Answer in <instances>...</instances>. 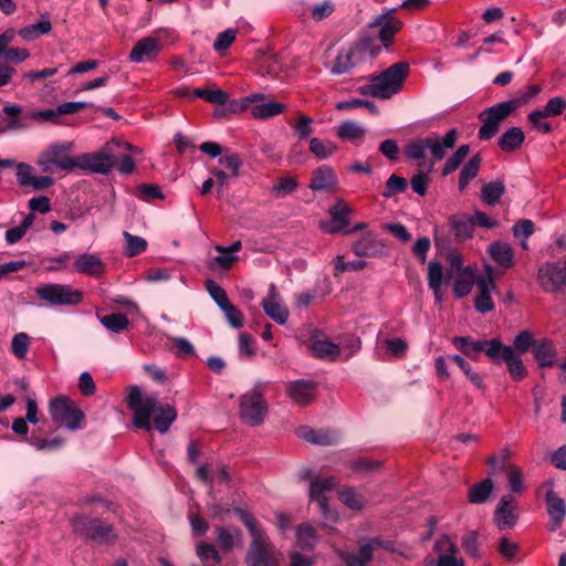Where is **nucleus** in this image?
Masks as SVG:
<instances>
[{
    "label": "nucleus",
    "mask_w": 566,
    "mask_h": 566,
    "mask_svg": "<svg viewBox=\"0 0 566 566\" xmlns=\"http://www.w3.org/2000/svg\"><path fill=\"white\" fill-rule=\"evenodd\" d=\"M126 402L134 411L133 424L139 429L151 430L153 418L154 427L159 432L166 433L177 419V410L174 406H160L156 395H144L137 386L127 389Z\"/></svg>",
    "instance_id": "1"
},
{
    "label": "nucleus",
    "mask_w": 566,
    "mask_h": 566,
    "mask_svg": "<svg viewBox=\"0 0 566 566\" xmlns=\"http://www.w3.org/2000/svg\"><path fill=\"white\" fill-rule=\"evenodd\" d=\"M409 64L398 62L371 77L370 83L360 88L363 94L380 99H388L399 93L409 73Z\"/></svg>",
    "instance_id": "2"
},
{
    "label": "nucleus",
    "mask_w": 566,
    "mask_h": 566,
    "mask_svg": "<svg viewBox=\"0 0 566 566\" xmlns=\"http://www.w3.org/2000/svg\"><path fill=\"white\" fill-rule=\"evenodd\" d=\"M241 520L249 530L252 542L247 556L248 566H277L274 546L250 514L241 512Z\"/></svg>",
    "instance_id": "3"
},
{
    "label": "nucleus",
    "mask_w": 566,
    "mask_h": 566,
    "mask_svg": "<svg viewBox=\"0 0 566 566\" xmlns=\"http://www.w3.org/2000/svg\"><path fill=\"white\" fill-rule=\"evenodd\" d=\"M458 136V129L452 128L443 137L430 135L411 142L406 148V155L409 159L420 160L429 151L434 160L440 161L446 157L447 151L455 146Z\"/></svg>",
    "instance_id": "4"
},
{
    "label": "nucleus",
    "mask_w": 566,
    "mask_h": 566,
    "mask_svg": "<svg viewBox=\"0 0 566 566\" xmlns=\"http://www.w3.org/2000/svg\"><path fill=\"white\" fill-rule=\"evenodd\" d=\"M73 142H57L48 147L38 159L41 170L48 174L70 171L75 168V157L70 156Z\"/></svg>",
    "instance_id": "5"
},
{
    "label": "nucleus",
    "mask_w": 566,
    "mask_h": 566,
    "mask_svg": "<svg viewBox=\"0 0 566 566\" xmlns=\"http://www.w3.org/2000/svg\"><path fill=\"white\" fill-rule=\"evenodd\" d=\"M298 478L303 481L310 482V500L318 504L323 516L326 520L335 521L337 515L333 510L329 509L327 499V493L333 491L337 485L335 478H314L313 471L308 468L302 469L298 472Z\"/></svg>",
    "instance_id": "6"
},
{
    "label": "nucleus",
    "mask_w": 566,
    "mask_h": 566,
    "mask_svg": "<svg viewBox=\"0 0 566 566\" xmlns=\"http://www.w3.org/2000/svg\"><path fill=\"white\" fill-rule=\"evenodd\" d=\"M518 104L516 99H509L482 111L479 115L482 123L478 132L479 138L481 140H489L494 137L499 133L502 122L516 111Z\"/></svg>",
    "instance_id": "7"
},
{
    "label": "nucleus",
    "mask_w": 566,
    "mask_h": 566,
    "mask_svg": "<svg viewBox=\"0 0 566 566\" xmlns=\"http://www.w3.org/2000/svg\"><path fill=\"white\" fill-rule=\"evenodd\" d=\"M49 411L54 422L72 431L80 429L84 420L83 411L65 397L52 399Z\"/></svg>",
    "instance_id": "8"
},
{
    "label": "nucleus",
    "mask_w": 566,
    "mask_h": 566,
    "mask_svg": "<svg viewBox=\"0 0 566 566\" xmlns=\"http://www.w3.org/2000/svg\"><path fill=\"white\" fill-rule=\"evenodd\" d=\"M35 292L40 300L51 305H77L83 300L80 291L66 284H42L36 287Z\"/></svg>",
    "instance_id": "9"
},
{
    "label": "nucleus",
    "mask_w": 566,
    "mask_h": 566,
    "mask_svg": "<svg viewBox=\"0 0 566 566\" xmlns=\"http://www.w3.org/2000/svg\"><path fill=\"white\" fill-rule=\"evenodd\" d=\"M537 283L545 293H565L566 266L556 261L544 262L538 268Z\"/></svg>",
    "instance_id": "10"
},
{
    "label": "nucleus",
    "mask_w": 566,
    "mask_h": 566,
    "mask_svg": "<svg viewBox=\"0 0 566 566\" xmlns=\"http://www.w3.org/2000/svg\"><path fill=\"white\" fill-rule=\"evenodd\" d=\"M116 154L111 145H106L99 151L83 154L75 157V168L107 175L115 167Z\"/></svg>",
    "instance_id": "11"
},
{
    "label": "nucleus",
    "mask_w": 566,
    "mask_h": 566,
    "mask_svg": "<svg viewBox=\"0 0 566 566\" xmlns=\"http://www.w3.org/2000/svg\"><path fill=\"white\" fill-rule=\"evenodd\" d=\"M74 530L84 537L114 544L118 536L114 527L97 518L78 516L73 520Z\"/></svg>",
    "instance_id": "12"
},
{
    "label": "nucleus",
    "mask_w": 566,
    "mask_h": 566,
    "mask_svg": "<svg viewBox=\"0 0 566 566\" xmlns=\"http://www.w3.org/2000/svg\"><path fill=\"white\" fill-rule=\"evenodd\" d=\"M268 411L266 402L256 389H252L240 398V418L250 426L262 423Z\"/></svg>",
    "instance_id": "13"
},
{
    "label": "nucleus",
    "mask_w": 566,
    "mask_h": 566,
    "mask_svg": "<svg viewBox=\"0 0 566 566\" xmlns=\"http://www.w3.org/2000/svg\"><path fill=\"white\" fill-rule=\"evenodd\" d=\"M358 555L349 554L343 551L338 552V556L343 559L346 566H367L373 559V555L378 549L391 551L392 544L385 542L380 537L363 538L358 542Z\"/></svg>",
    "instance_id": "14"
},
{
    "label": "nucleus",
    "mask_w": 566,
    "mask_h": 566,
    "mask_svg": "<svg viewBox=\"0 0 566 566\" xmlns=\"http://www.w3.org/2000/svg\"><path fill=\"white\" fill-rule=\"evenodd\" d=\"M452 344L467 357L478 360L479 355L483 352L491 360L496 358L497 348L501 340L497 338L493 339H478L473 340L467 336H455L452 339Z\"/></svg>",
    "instance_id": "15"
},
{
    "label": "nucleus",
    "mask_w": 566,
    "mask_h": 566,
    "mask_svg": "<svg viewBox=\"0 0 566 566\" xmlns=\"http://www.w3.org/2000/svg\"><path fill=\"white\" fill-rule=\"evenodd\" d=\"M478 295L474 300V307L481 314L490 313L494 310V303L491 294L496 290L493 279V266L485 265V275L476 277Z\"/></svg>",
    "instance_id": "16"
},
{
    "label": "nucleus",
    "mask_w": 566,
    "mask_h": 566,
    "mask_svg": "<svg viewBox=\"0 0 566 566\" xmlns=\"http://www.w3.org/2000/svg\"><path fill=\"white\" fill-rule=\"evenodd\" d=\"M396 10V8H392L388 12L377 15L369 24V29L376 32L385 48L391 44L395 34L402 27V22L392 15Z\"/></svg>",
    "instance_id": "17"
},
{
    "label": "nucleus",
    "mask_w": 566,
    "mask_h": 566,
    "mask_svg": "<svg viewBox=\"0 0 566 566\" xmlns=\"http://www.w3.org/2000/svg\"><path fill=\"white\" fill-rule=\"evenodd\" d=\"M352 213V208L344 200H337L336 203L328 209L331 219L322 221L319 227L326 233L345 232Z\"/></svg>",
    "instance_id": "18"
},
{
    "label": "nucleus",
    "mask_w": 566,
    "mask_h": 566,
    "mask_svg": "<svg viewBox=\"0 0 566 566\" xmlns=\"http://www.w3.org/2000/svg\"><path fill=\"white\" fill-rule=\"evenodd\" d=\"M518 520L517 502L512 494L503 495L494 512V522L500 530L512 528Z\"/></svg>",
    "instance_id": "19"
},
{
    "label": "nucleus",
    "mask_w": 566,
    "mask_h": 566,
    "mask_svg": "<svg viewBox=\"0 0 566 566\" xmlns=\"http://www.w3.org/2000/svg\"><path fill=\"white\" fill-rule=\"evenodd\" d=\"M495 364L505 363L507 371L512 379L520 381L526 377L527 370L524 366L518 354L510 345H504L502 342L497 348L496 358L492 360Z\"/></svg>",
    "instance_id": "20"
},
{
    "label": "nucleus",
    "mask_w": 566,
    "mask_h": 566,
    "mask_svg": "<svg viewBox=\"0 0 566 566\" xmlns=\"http://www.w3.org/2000/svg\"><path fill=\"white\" fill-rule=\"evenodd\" d=\"M353 252L363 258H377L387 253L386 244L378 239L374 231H367L352 245Z\"/></svg>",
    "instance_id": "21"
},
{
    "label": "nucleus",
    "mask_w": 566,
    "mask_h": 566,
    "mask_svg": "<svg viewBox=\"0 0 566 566\" xmlns=\"http://www.w3.org/2000/svg\"><path fill=\"white\" fill-rule=\"evenodd\" d=\"M264 313L280 325H284L290 316L287 307L283 304L274 284L270 285L266 296L261 303Z\"/></svg>",
    "instance_id": "22"
},
{
    "label": "nucleus",
    "mask_w": 566,
    "mask_h": 566,
    "mask_svg": "<svg viewBox=\"0 0 566 566\" xmlns=\"http://www.w3.org/2000/svg\"><path fill=\"white\" fill-rule=\"evenodd\" d=\"M553 486L554 484L552 481H546L542 485V489H546L545 500L547 502V514L551 517V531H555L560 526L566 514L565 502L562 497L555 494Z\"/></svg>",
    "instance_id": "23"
},
{
    "label": "nucleus",
    "mask_w": 566,
    "mask_h": 566,
    "mask_svg": "<svg viewBox=\"0 0 566 566\" xmlns=\"http://www.w3.org/2000/svg\"><path fill=\"white\" fill-rule=\"evenodd\" d=\"M161 51L160 40L147 36L139 40L129 53V60L134 63H144L154 60Z\"/></svg>",
    "instance_id": "24"
},
{
    "label": "nucleus",
    "mask_w": 566,
    "mask_h": 566,
    "mask_svg": "<svg viewBox=\"0 0 566 566\" xmlns=\"http://www.w3.org/2000/svg\"><path fill=\"white\" fill-rule=\"evenodd\" d=\"M352 46L360 62L374 59L381 52L382 48H385L376 32L370 29Z\"/></svg>",
    "instance_id": "25"
},
{
    "label": "nucleus",
    "mask_w": 566,
    "mask_h": 566,
    "mask_svg": "<svg viewBox=\"0 0 566 566\" xmlns=\"http://www.w3.org/2000/svg\"><path fill=\"white\" fill-rule=\"evenodd\" d=\"M311 349L314 356L322 359H335L340 354L337 344L331 342L323 333L315 331L310 337Z\"/></svg>",
    "instance_id": "26"
},
{
    "label": "nucleus",
    "mask_w": 566,
    "mask_h": 566,
    "mask_svg": "<svg viewBox=\"0 0 566 566\" xmlns=\"http://www.w3.org/2000/svg\"><path fill=\"white\" fill-rule=\"evenodd\" d=\"M315 384L310 380L298 379L286 387L287 396L297 405L305 406L315 399Z\"/></svg>",
    "instance_id": "27"
},
{
    "label": "nucleus",
    "mask_w": 566,
    "mask_h": 566,
    "mask_svg": "<svg viewBox=\"0 0 566 566\" xmlns=\"http://www.w3.org/2000/svg\"><path fill=\"white\" fill-rule=\"evenodd\" d=\"M74 271L90 276H99L105 271L102 259L94 253H81L73 263Z\"/></svg>",
    "instance_id": "28"
},
{
    "label": "nucleus",
    "mask_w": 566,
    "mask_h": 566,
    "mask_svg": "<svg viewBox=\"0 0 566 566\" xmlns=\"http://www.w3.org/2000/svg\"><path fill=\"white\" fill-rule=\"evenodd\" d=\"M488 252L492 260L503 269H511L514 266V249L507 242L497 240L488 247Z\"/></svg>",
    "instance_id": "29"
},
{
    "label": "nucleus",
    "mask_w": 566,
    "mask_h": 566,
    "mask_svg": "<svg viewBox=\"0 0 566 566\" xmlns=\"http://www.w3.org/2000/svg\"><path fill=\"white\" fill-rule=\"evenodd\" d=\"M337 177L329 166H322L313 172L308 187L313 191L332 190L337 186Z\"/></svg>",
    "instance_id": "30"
},
{
    "label": "nucleus",
    "mask_w": 566,
    "mask_h": 566,
    "mask_svg": "<svg viewBox=\"0 0 566 566\" xmlns=\"http://www.w3.org/2000/svg\"><path fill=\"white\" fill-rule=\"evenodd\" d=\"M361 63L355 53L353 46L339 50L331 72L335 75L346 74L350 72L357 64Z\"/></svg>",
    "instance_id": "31"
},
{
    "label": "nucleus",
    "mask_w": 566,
    "mask_h": 566,
    "mask_svg": "<svg viewBox=\"0 0 566 566\" xmlns=\"http://www.w3.org/2000/svg\"><path fill=\"white\" fill-rule=\"evenodd\" d=\"M52 30V23L48 13L41 14V18L38 22L29 24L24 28H21L18 31V35L23 41H34L39 39L41 35L50 33Z\"/></svg>",
    "instance_id": "32"
},
{
    "label": "nucleus",
    "mask_w": 566,
    "mask_h": 566,
    "mask_svg": "<svg viewBox=\"0 0 566 566\" xmlns=\"http://www.w3.org/2000/svg\"><path fill=\"white\" fill-rule=\"evenodd\" d=\"M241 248L242 245L240 241H237L229 247L216 245L214 249L218 252V255L213 258L214 265L221 270L230 269L238 261V252Z\"/></svg>",
    "instance_id": "33"
},
{
    "label": "nucleus",
    "mask_w": 566,
    "mask_h": 566,
    "mask_svg": "<svg viewBox=\"0 0 566 566\" xmlns=\"http://www.w3.org/2000/svg\"><path fill=\"white\" fill-rule=\"evenodd\" d=\"M475 265H468L463 268L462 273H460V275L457 277L453 286L454 295L458 298L470 294L473 285H476V277L479 275H475Z\"/></svg>",
    "instance_id": "34"
},
{
    "label": "nucleus",
    "mask_w": 566,
    "mask_h": 566,
    "mask_svg": "<svg viewBox=\"0 0 566 566\" xmlns=\"http://www.w3.org/2000/svg\"><path fill=\"white\" fill-rule=\"evenodd\" d=\"M534 358L541 367H551L556 360V349L554 343L544 338L536 342L533 348Z\"/></svg>",
    "instance_id": "35"
},
{
    "label": "nucleus",
    "mask_w": 566,
    "mask_h": 566,
    "mask_svg": "<svg viewBox=\"0 0 566 566\" xmlns=\"http://www.w3.org/2000/svg\"><path fill=\"white\" fill-rule=\"evenodd\" d=\"M525 140V134L520 127H511L506 129L499 138V147L505 151L511 153L518 149Z\"/></svg>",
    "instance_id": "36"
},
{
    "label": "nucleus",
    "mask_w": 566,
    "mask_h": 566,
    "mask_svg": "<svg viewBox=\"0 0 566 566\" xmlns=\"http://www.w3.org/2000/svg\"><path fill=\"white\" fill-rule=\"evenodd\" d=\"M366 127L363 125L353 122V120H346L340 123L336 127V135L344 140H348L354 144H358L363 140L365 134H366Z\"/></svg>",
    "instance_id": "37"
},
{
    "label": "nucleus",
    "mask_w": 566,
    "mask_h": 566,
    "mask_svg": "<svg viewBox=\"0 0 566 566\" xmlns=\"http://www.w3.org/2000/svg\"><path fill=\"white\" fill-rule=\"evenodd\" d=\"M285 111V104L276 101H269L253 105L251 108V115L253 118L265 120L284 113Z\"/></svg>",
    "instance_id": "38"
},
{
    "label": "nucleus",
    "mask_w": 566,
    "mask_h": 566,
    "mask_svg": "<svg viewBox=\"0 0 566 566\" xmlns=\"http://www.w3.org/2000/svg\"><path fill=\"white\" fill-rule=\"evenodd\" d=\"M297 434L305 441L321 446H329L337 441V434L334 432L314 430L307 427L298 428Z\"/></svg>",
    "instance_id": "39"
},
{
    "label": "nucleus",
    "mask_w": 566,
    "mask_h": 566,
    "mask_svg": "<svg viewBox=\"0 0 566 566\" xmlns=\"http://www.w3.org/2000/svg\"><path fill=\"white\" fill-rule=\"evenodd\" d=\"M502 471L506 473L510 491L521 494L526 488L523 471L513 463H503Z\"/></svg>",
    "instance_id": "40"
},
{
    "label": "nucleus",
    "mask_w": 566,
    "mask_h": 566,
    "mask_svg": "<svg viewBox=\"0 0 566 566\" xmlns=\"http://www.w3.org/2000/svg\"><path fill=\"white\" fill-rule=\"evenodd\" d=\"M296 545L306 551H312L317 544V536L314 527L308 523L300 524L295 531Z\"/></svg>",
    "instance_id": "41"
},
{
    "label": "nucleus",
    "mask_w": 566,
    "mask_h": 566,
    "mask_svg": "<svg viewBox=\"0 0 566 566\" xmlns=\"http://www.w3.org/2000/svg\"><path fill=\"white\" fill-rule=\"evenodd\" d=\"M494 490V484L491 479H485L480 483L472 485L468 492L470 503L481 504L484 503Z\"/></svg>",
    "instance_id": "42"
},
{
    "label": "nucleus",
    "mask_w": 566,
    "mask_h": 566,
    "mask_svg": "<svg viewBox=\"0 0 566 566\" xmlns=\"http://www.w3.org/2000/svg\"><path fill=\"white\" fill-rule=\"evenodd\" d=\"M481 166V157L479 155L472 156L469 161L462 167L459 177V189L462 191L467 188L469 182L476 177Z\"/></svg>",
    "instance_id": "43"
},
{
    "label": "nucleus",
    "mask_w": 566,
    "mask_h": 566,
    "mask_svg": "<svg viewBox=\"0 0 566 566\" xmlns=\"http://www.w3.org/2000/svg\"><path fill=\"white\" fill-rule=\"evenodd\" d=\"M34 220V213H29L24 216L20 226L11 228L6 231V242L9 245L19 242L25 235L27 231L32 227Z\"/></svg>",
    "instance_id": "44"
},
{
    "label": "nucleus",
    "mask_w": 566,
    "mask_h": 566,
    "mask_svg": "<svg viewBox=\"0 0 566 566\" xmlns=\"http://www.w3.org/2000/svg\"><path fill=\"white\" fill-rule=\"evenodd\" d=\"M505 192V186L502 181L485 184L481 189V198L484 203L494 206L499 202Z\"/></svg>",
    "instance_id": "45"
},
{
    "label": "nucleus",
    "mask_w": 566,
    "mask_h": 566,
    "mask_svg": "<svg viewBox=\"0 0 566 566\" xmlns=\"http://www.w3.org/2000/svg\"><path fill=\"white\" fill-rule=\"evenodd\" d=\"M337 149V145L331 140H324L317 137H313L310 140L311 153H313L319 159H325L333 156Z\"/></svg>",
    "instance_id": "46"
},
{
    "label": "nucleus",
    "mask_w": 566,
    "mask_h": 566,
    "mask_svg": "<svg viewBox=\"0 0 566 566\" xmlns=\"http://www.w3.org/2000/svg\"><path fill=\"white\" fill-rule=\"evenodd\" d=\"M125 239L124 253L128 258L140 254L147 248V241L138 235H134L127 231L123 232Z\"/></svg>",
    "instance_id": "47"
},
{
    "label": "nucleus",
    "mask_w": 566,
    "mask_h": 566,
    "mask_svg": "<svg viewBox=\"0 0 566 566\" xmlns=\"http://www.w3.org/2000/svg\"><path fill=\"white\" fill-rule=\"evenodd\" d=\"M451 224L458 238L468 239L472 237L474 223L471 216H454L451 220Z\"/></svg>",
    "instance_id": "48"
},
{
    "label": "nucleus",
    "mask_w": 566,
    "mask_h": 566,
    "mask_svg": "<svg viewBox=\"0 0 566 566\" xmlns=\"http://www.w3.org/2000/svg\"><path fill=\"white\" fill-rule=\"evenodd\" d=\"M98 319L101 324L112 333H120L125 331L129 325L128 318L120 313L98 316Z\"/></svg>",
    "instance_id": "49"
},
{
    "label": "nucleus",
    "mask_w": 566,
    "mask_h": 566,
    "mask_svg": "<svg viewBox=\"0 0 566 566\" xmlns=\"http://www.w3.org/2000/svg\"><path fill=\"white\" fill-rule=\"evenodd\" d=\"M192 96L203 98L205 101L217 105H224L229 99L227 92L221 88H196L192 91Z\"/></svg>",
    "instance_id": "50"
},
{
    "label": "nucleus",
    "mask_w": 566,
    "mask_h": 566,
    "mask_svg": "<svg viewBox=\"0 0 566 566\" xmlns=\"http://www.w3.org/2000/svg\"><path fill=\"white\" fill-rule=\"evenodd\" d=\"M31 337L27 333H17L11 340V353L18 359H24L29 352Z\"/></svg>",
    "instance_id": "51"
},
{
    "label": "nucleus",
    "mask_w": 566,
    "mask_h": 566,
    "mask_svg": "<svg viewBox=\"0 0 566 566\" xmlns=\"http://www.w3.org/2000/svg\"><path fill=\"white\" fill-rule=\"evenodd\" d=\"M469 150H470L469 145L460 146L452 154V156L446 161V164L442 168V175L448 176V175L452 174L453 171H455L460 167V165L462 164L464 158L468 156Z\"/></svg>",
    "instance_id": "52"
},
{
    "label": "nucleus",
    "mask_w": 566,
    "mask_h": 566,
    "mask_svg": "<svg viewBox=\"0 0 566 566\" xmlns=\"http://www.w3.org/2000/svg\"><path fill=\"white\" fill-rule=\"evenodd\" d=\"M408 187V182L405 178L399 177L397 175H391L387 182L386 188L382 192V197L391 198L398 193L403 192Z\"/></svg>",
    "instance_id": "53"
},
{
    "label": "nucleus",
    "mask_w": 566,
    "mask_h": 566,
    "mask_svg": "<svg viewBox=\"0 0 566 566\" xmlns=\"http://www.w3.org/2000/svg\"><path fill=\"white\" fill-rule=\"evenodd\" d=\"M297 181L292 176L282 177L273 185L272 191L280 198H284L297 188Z\"/></svg>",
    "instance_id": "54"
},
{
    "label": "nucleus",
    "mask_w": 566,
    "mask_h": 566,
    "mask_svg": "<svg viewBox=\"0 0 566 566\" xmlns=\"http://www.w3.org/2000/svg\"><path fill=\"white\" fill-rule=\"evenodd\" d=\"M342 503L350 510H360L364 504V497L353 489H345L339 493Z\"/></svg>",
    "instance_id": "55"
},
{
    "label": "nucleus",
    "mask_w": 566,
    "mask_h": 566,
    "mask_svg": "<svg viewBox=\"0 0 566 566\" xmlns=\"http://www.w3.org/2000/svg\"><path fill=\"white\" fill-rule=\"evenodd\" d=\"M535 344L536 342L534 340L533 334L530 331H522L515 336L513 348L516 353L523 354L534 348Z\"/></svg>",
    "instance_id": "56"
},
{
    "label": "nucleus",
    "mask_w": 566,
    "mask_h": 566,
    "mask_svg": "<svg viewBox=\"0 0 566 566\" xmlns=\"http://www.w3.org/2000/svg\"><path fill=\"white\" fill-rule=\"evenodd\" d=\"M360 108V107H366L369 113L376 115L378 114V107L376 106V104L374 102H369V101H366V99H360V98H353V99H349V101H342V102H338L336 104V108L337 109H352V108Z\"/></svg>",
    "instance_id": "57"
},
{
    "label": "nucleus",
    "mask_w": 566,
    "mask_h": 566,
    "mask_svg": "<svg viewBox=\"0 0 566 566\" xmlns=\"http://www.w3.org/2000/svg\"><path fill=\"white\" fill-rule=\"evenodd\" d=\"M206 287L210 296L214 300L220 308L230 302L224 289H222L214 281L208 280L206 282Z\"/></svg>",
    "instance_id": "58"
},
{
    "label": "nucleus",
    "mask_w": 566,
    "mask_h": 566,
    "mask_svg": "<svg viewBox=\"0 0 566 566\" xmlns=\"http://www.w3.org/2000/svg\"><path fill=\"white\" fill-rule=\"evenodd\" d=\"M235 36H237V31L233 29H228V30L221 32L217 36V39L213 43V49L219 53H223L233 43V41L235 40Z\"/></svg>",
    "instance_id": "59"
},
{
    "label": "nucleus",
    "mask_w": 566,
    "mask_h": 566,
    "mask_svg": "<svg viewBox=\"0 0 566 566\" xmlns=\"http://www.w3.org/2000/svg\"><path fill=\"white\" fill-rule=\"evenodd\" d=\"M312 124L313 119L310 116L300 114L295 125L293 126L295 135L300 139L306 138L313 132Z\"/></svg>",
    "instance_id": "60"
},
{
    "label": "nucleus",
    "mask_w": 566,
    "mask_h": 566,
    "mask_svg": "<svg viewBox=\"0 0 566 566\" xmlns=\"http://www.w3.org/2000/svg\"><path fill=\"white\" fill-rule=\"evenodd\" d=\"M443 269L439 262L431 261L428 264V285L429 287L442 286Z\"/></svg>",
    "instance_id": "61"
},
{
    "label": "nucleus",
    "mask_w": 566,
    "mask_h": 566,
    "mask_svg": "<svg viewBox=\"0 0 566 566\" xmlns=\"http://www.w3.org/2000/svg\"><path fill=\"white\" fill-rule=\"evenodd\" d=\"M221 310L224 313V316H226L228 323L232 327L240 328V327L243 326V323H244L243 315L241 314V312L234 305H232L229 302L228 304L222 306Z\"/></svg>",
    "instance_id": "62"
},
{
    "label": "nucleus",
    "mask_w": 566,
    "mask_h": 566,
    "mask_svg": "<svg viewBox=\"0 0 566 566\" xmlns=\"http://www.w3.org/2000/svg\"><path fill=\"white\" fill-rule=\"evenodd\" d=\"M175 353L178 357H189L196 354L193 345L185 337H171Z\"/></svg>",
    "instance_id": "63"
},
{
    "label": "nucleus",
    "mask_w": 566,
    "mask_h": 566,
    "mask_svg": "<svg viewBox=\"0 0 566 566\" xmlns=\"http://www.w3.org/2000/svg\"><path fill=\"white\" fill-rule=\"evenodd\" d=\"M335 6L332 0H324L312 8V18L322 21L334 12Z\"/></svg>",
    "instance_id": "64"
}]
</instances>
